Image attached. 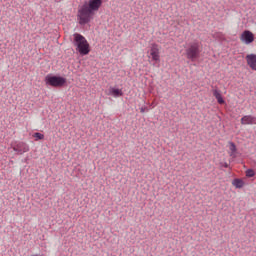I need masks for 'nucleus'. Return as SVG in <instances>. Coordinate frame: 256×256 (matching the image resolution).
Wrapping results in <instances>:
<instances>
[{
    "instance_id": "2",
    "label": "nucleus",
    "mask_w": 256,
    "mask_h": 256,
    "mask_svg": "<svg viewBox=\"0 0 256 256\" xmlns=\"http://www.w3.org/2000/svg\"><path fill=\"white\" fill-rule=\"evenodd\" d=\"M74 45L77 47V51L80 55H89L91 51L89 49V42H87V39H85L83 35L79 33L74 34Z\"/></svg>"
},
{
    "instance_id": "16",
    "label": "nucleus",
    "mask_w": 256,
    "mask_h": 256,
    "mask_svg": "<svg viewBox=\"0 0 256 256\" xmlns=\"http://www.w3.org/2000/svg\"><path fill=\"white\" fill-rule=\"evenodd\" d=\"M246 177H255V170L253 169L246 170Z\"/></svg>"
},
{
    "instance_id": "12",
    "label": "nucleus",
    "mask_w": 256,
    "mask_h": 256,
    "mask_svg": "<svg viewBox=\"0 0 256 256\" xmlns=\"http://www.w3.org/2000/svg\"><path fill=\"white\" fill-rule=\"evenodd\" d=\"M232 185L236 187V189H242V187L245 185V182L242 179L236 178L233 180Z\"/></svg>"
},
{
    "instance_id": "17",
    "label": "nucleus",
    "mask_w": 256,
    "mask_h": 256,
    "mask_svg": "<svg viewBox=\"0 0 256 256\" xmlns=\"http://www.w3.org/2000/svg\"><path fill=\"white\" fill-rule=\"evenodd\" d=\"M145 111H147V107H141L140 108V113H144Z\"/></svg>"
},
{
    "instance_id": "8",
    "label": "nucleus",
    "mask_w": 256,
    "mask_h": 256,
    "mask_svg": "<svg viewBox=\"0 0 256 256\" xmlns=\"http://www.w3.org/2000/svg\"><path fill=\"white\" fill-rule=\"evenodd\" d=\"M150 55L152 57V61H160L159 56V45L153 43L150 49Z\"/></svg>"
},
{
    "instance_id": "14",
    "label": "nucleus",
    "mask_w": 256,
    "mask_h": 256,
    "mask_svg": "<svg viewBox=\"0 0 256 256\" xmlns=\"http://www.w3.org/2000/svg\"><path fill=\"white\" fill-rule=\"evenodd\" d=\"M112 94L114 95V97H123V91L117 88H112Z\"/></svg>"
},
{
    "instance_id": "4",
    "label": "nucleus",
    "mask_w": 256,
    "mask_h": 256,
    "mask_svg": "<svg viewBox=\"0 0 256 256\" xmlns=\"http://www.w3.org/2000/svg\"><path fill=\"white\" fill-rule=\"evenodd\" d=\"M45 83L46 85H50V87H63L67 83V79L61 76L47 75L45 77Z\"/></svg>"
},
{
    "instance_id": "6",
    "label": "nucleus",
    "mask_w": 256,
    "mask_h": 256,
    "mask_svg": "<svg viewBox=\"0 0 256 256\" xmlns=\"http://www.w3.org/2000/svg\"><path fill=\"white\" fill-rule=\"evenodd\" d=\"M13 151L18 153V155H23V153L29 152V145H27L25 142H19L13 146Z\"/></svg>"
},
{
    "instance_id": "18",
    "label": "nucleus",
    "mask_w": 256,
    "mask_h": 256,
    "mask_svg": "<svg viewBox=\"0 0 256 256\" xmlns=\"http://www.w3.org/2000/svg\"><path fill=\"white\" fill-rule=\"evenodd\" d=\"M224 167H226V168L229 167V164H225Z\"/></svg>"
},
{
    "instance_id": "3",
    "label": "nucleus",
    "mask_w": 256,
    "mask_h": 256,
    "mask_svg": "<svg viewBox=\"0 0 256 256\" xmlns=\"http://www.w3.org/2000/svg\"><path fill=\"white\" fill-rule=\"evenodd\" d=\"M186 57L190 61H197L201 55V44L197 41L191 42L186 48Z\"/></svg>"
},
{
    "instance_id": "10",
    "label": "nucleus",
    "mask_w": 256,
    "mask_h": 256,
    "mask_svg": "<svg viewBox=\"0 0 256 256\" xmlns=\"http://www.w3.org/2000/svg\"><path fill=\"white\" fill-rule=\"evenodd\" d=\"M247 64L249 65L252 71H256V55L255 54H248L246 56Z\"/></svg>"
},
{
    "instance_id": "1",
    "label": "nucleus",
    "mask_w": 256,
    "mask_h": 256,
    "mask_svg": "<svg viewBox=\"0 0 256 256\" xmlns=\"http://www.w3.org/2000/svg\"><path fill=\"white\" fill-rule=\"evenodd\" d=\"M93 15H95V12L91 10L87 6V2H85L78 9L77 20L79 25H87V23H91V20L93 19Z\"/></svg>"
},
{
    "instance_id": "9",
    "label": "nucleus",
    "mask_w": 256,
    "mask_h": 256,
    "mask_svg": "<svg viewBox=\"0 0 256 256\" xmlns=\"http://www.w3.org/2000/svg\"><path fill=\"white\" fill-rule=\"evenodd\" d=\"M241 125H256V117L252 115H246L242 117Z\"/></svg>"
},
{
    "instance_id": "13",
    "label": "nucleus",
    "mask_w": 256,
    "mask_h": 256,
    "mask_svg": "<svg viewBox=\"0 0 256 256\" xmlns=\"http://www.w3.org/2000/svg\"><path fill=\"white\" fill-rule=\"evenodd\" d=\"M229 149L231 151L230 157H233V155H235V153H237V146L235 145L234 142H229Z\"/></svg>"
},
{
    "instance_id": "15",
    "label": "nucleus",
    "mask_w": 256,
    "mask_h": 256,
    "mask_svg": "<svg viewBox=\"0 0 256 256\" xmlns=\"http://www.w3.org/2000/svg\"><path fill=\"white\" fill-rule=\"evenodd\" d=\"M33 137L36 138V141L45 139V135H43V134H41L39 132L34 133Z\"/></svg>"
},
{
    "instance_id": "7",
    "label": "nucleus",
    "mask_w": 256,
    "mask_h": 256,
    "mask_svg": "<svg viewBox=\"0 0 256 256\" xmlns=\"http://www.w3.org/2000/svg\"><path fill=\"white\" fill-rule=\"evenodd\" d=\"M101 5H103V0H89L87 2V7H89V9L94 13L95 11H99Z\"/></svg>"
},
{
    "instance_id": "5",
    "label": "nucleus",
    "mask_w": 256,
    "mask_h": 256,
    "mask_svg": "<svg viewBox=\"0 0 256 256\" xmlns=\"http://www.w3.org/2000/svg\"><path fill=\"white\" fill-rule=\"evenodd\" d=\"M240 41L246 45H251L255 41V35H253V32L245 30L240 36Z\"/></svg>"
},
{
    "instance_id": "11",
    "label": "nucleus",
    "mask_w": 256,
    "mask_h": 256,
    "mask_svg": "<svg viewBox=\"0 0 256 256\" xmlns=\"http://www.w3.org/2000/svg\"><path fill=\"white\" fill-rule=\"evenodd\" d=\"M213 96L215 97V99L217 100V102L219 103V105H225V100L223 99V96L221 95V91H219L218 89H214L212 91Z\"/></svg>"
}]
</instances>
